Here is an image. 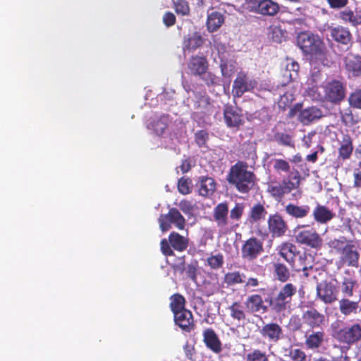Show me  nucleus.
Returning <instances> with one entry per match:
<instances>
[{
  "label": "nucleus",
  "instance_id": "nucleus-27",
  "mask_svg": "<svg viewBox=\"0 0 361 361\" xmlns=\"http://www.w3.org/2000/svg\"><path fill=\"white\" fill-rule=\"evenodd\" d=\"M216 183L214 179L209 176H201L197 183L200 195L207 197L212 196L216 190Z\"/></svg>",
  "mask_w": 361,
  "mask_h": 361
},
{
  "label": "nucleus",
  "instance_id": "nucleus-26",
  "mask_svg": "<svg viewBox=\"0 0 361 361\" xmlns=\"http://www.w3.org/2000/svg\"><path fill=\"white\" fill-rule=\"evenodd\" d=\"M278 251L279 255L293 267L296 255L300 253L296 245L290 242H285L278 247Z\"/></svg>",
  "mask_w": 361,
  "mask_h": 361
},
{
  "label": "nucleus",
  "instance_id": "nucleus-46",
  "mask_svg": "<svg viewBox=\"0 0 361 361\" xmlns=\"http://www.w3.org/2000/svg\"><path fill=\"white\" fill-rule=\"evenodd\" d=\"M246 361H269V355L265 351L258 348L254 349L246 355Z\"/></svg>",
  "mask_w": 361,
  "mask_h": 361
},
{
  "label": "nucleus",
  "instance_id": "nucleus-63",
  "mask_svg": "<svg viewBox=\"0 0 361 361\" xmlns=\"http://www.w3.org/2000/svg\"><path fill=\"white\" fill-rule=\"evenodd\" d=\"M271 37L274 42L281 43L284 38V32L280 27H275L272 29Z\"/></svg>",
  "mask_w": 361,
  "mask_h": 361
},
{
  "label": "nucleus",
  "instance_id": "nucleus-2",
  "mask_svg": "<svg viewBox=\"0 0 361 361\" xmlns=\"http://www.w3.org/2000/svg\"><path fill=\"white\" fill-rule=\"evenodd\" d=\"M301 176L298 170L289 173L281 181L271 180L267 183V192L276 200H281L300 185Z\"/></svg>",
  "mask_w": 361,
  "mask_h": 361
},
{
  "label": "nucleus",
  "instance_id": "nucleus-25",
  "mask_svg": "<svg viewBox=\"0 0 361 361\" xmlns=\"http://www.w3.org/2000/svg\"><path fill=\"white\" fill-rule=\"evenodd\" d=\"M209 67L206 57L202 56H192L188 63V68L194 75L202 76L206 73Z\"/></svg>",
  "mask_w": 361,
  "mask_h": 361
},
{
  "label": "nucleus",
  "instance_id": "nucleus-13",
  "mask_svg": "<svg viewBox=\"0 0 361 361\" xmlns=\"http://www.w3.org/2000/svg\"><path fill=\"white\" fill-rule=\"evenodd\" d=\"M264 251L263 242L256 237L246 240L241 247V257L247 261H252Z\"/></svg>",
  "mask_w": 361,
  "mask_h": 361
},
{
  "label": "nucleus",
  "instance_id": "nucleus-28",
  "mask_svg": "<svg viewBox=\"0 0 361 361\" xmlns=\"http://www.w3.org/2000/svg\"><path fill=\"white\" fill-rule=\"evenodd\" d=\"M247 310L250 313L258 312L262 310V313L267 312V307L264 304L262 297L259 294H252L248 296L245 302Z\"/></svg>",
  "mask_w": 361,
  "mask_h": 361
},
{
  "label": "nucleus",
  "instance_id": "nucleus-18",
  "mask_svg": "<svg viewBox=\"0 0 361 361\" xmlns=\"http://www.w3.org/2000/svg\"><path fill=\"white\" fill-rule=\"evenodd\" d=\"M263 16H274L280 11L279 4L273 0H255V5L251 10Z\"/></svg>",
  "mask_w": 361,
  "mask_h": 361
},
{
  "label": "nucleus",
  "instance_id": "nucleus-43",
  "mask_svg": "<svg viewBox=\"0 0 361 361\" xmlns=\"http://www.w3.org/2000/svg\"><path fill=\"white\" fill-rule=\"evenodd\" d=\"M274 274L275 277L281 282H286L290 276L288 268L283 263H274Z\"/></svg>",
  "mask_w": 361,
  "mask_h": 361
},
{
  "label": "nucleus",
  "instance_id": "nucleus-9",
  "mask_svg": "<svg viewBox=\"0 0 361 361\" xmlns=\"http://www.w3.org/2000/svg\"><path fill=\"white\" fill-rule=\"evenodd\" d=\"M159 223L162 232L169 231L171 224H174L179 230L184 229L185 226V218L176 208H171L168 214H161L159 218Z\"/></svg>",
  "mask_w": 361,
  "mask_h": 361
},
{
  "label": "nucleus",
  "instance_id": "nucleus-37",
  "mask_svg": "<svg viewBox=\"0 0 361 361\" xmlns=\"http://www.w3.org/2000/svg\"><path fill=\"white\" fill-rule=\"evenodd\" d=\"M353 151V140L349 135H344L338 148L339 157L342 159H348Z\"/></svg>",
  "mask_w": 361,
  "mask_h": 361
},
{
  "label": "nucleus",
  "instance_id": "nucleus-32",
  "mask_svg": "<svg viewBox=\"0 0 361 361\" xmlns=\"http://www.w3.org/2000/svg\"><path fill=\"white\" fill-rule=\"evenodd\" d=\"M284 211L287 215L292 218L303 219L309 214L310 207L308 205L298 206L289 203L285 207Z\"/></svg>",
  "mask_w": 361,
  "mask_h": 361
},
{
  "label": "nucleus",
  "instance_id": "nucleus-44",
  "mask_svg": "<svg viewBox=\"0 0 361 361\" xmlns=\"http://www.w3.org/2000/svg\"><path fill=\"white\" fill-rule=\"evenodd\" d=\"M349 240L345 236H340L338 238L330 240L327 243V246L331 252H335L340 255Z\"/></svg>",
  "mask_w": 361,
  "mask_h": 361
},
{
  "label": "nucleus",
  "instance_id": "nucleus-22",
  "mask_svg": "<svg viewBox=\"0 0 361 361\" xmlns=\"http://www.w3.org/2000/svg\"><path fill=\"white\" fill-rule=\"evenodd\" d=\"M194 107L197 110V113L202 114L203 117L210 116L214 112V105L207 94H196Z\"/></svg>",
  "mask_w": 361,
  "mask_h": 361
},
{
  "label": "nucleus",
  "instance_id": "nucleus-5",
  "mask_svg": "<svg viewBox=\"0 0 361 361\" xmlns=\"http://www.w3.org/2000/svg\"><path fill=\"white\" fill-rule=\"evenodd\" d=\"M297 293V287L291 283H286L274 298L270 299L269 304L276 312H281L290 306L292 298Z\"/></svg>",
  "mask_w": 361,
  "mask_h": 361
},
{
  "label": "nucleus",
  "instance_id": "nucleus-55",
  "mask_svg": "<svg viewBox=\"0 0 361 361\" xmlns=\"http://www.w3.org/2000/svg\"><path fill=\"white\" fill-rule=\"evenodd\" d=\"M289 357L293 361H307V355L305 353L300 349H292L289 352Z\"/></svg>",
  "mask_w": 361,
  "mask_h": 361
},
{
  "label": "nucleus",
  "instance_id": "nucleus-8",
  "mask_svg": "<svg viewBox=\"0 0 361 361\" xmlns=\"http://www.w3.org/2000/svg\"><path fill=\"white\" fill-rule=\"evenodd\" d=\"M257 86V81L249 77L244 72L238 73L233 81L232 94L234 97L240 98L244 93L251 92Z\"/></svg>",
  "mask_w": 361,
  "mask_h": 361
},
{
  "label": "nucleus",
  "instance_id": "nucleus-54",
  "mask_svg": "<svg viewBox=\"0 0 361 361\" xmlns=\"http://www.w3.org/2000/svg\"><path fill=\"white\" fill-rule=\"evenodd\" d=\"M209 133L205 130H200L195 133V141L200 147H207Z\"/></svg>",
  "mask_w": 361,
  "mask_h": 361
},
{
  "label": "nucleus",
  "instance_id": "nucleus-7",
  "mask_svg": "<svg viewBox=\"0 0 361 361\" xmlns=\"http://www.w3.org/2000/svg\"><path fill=\"white\" fill-rule=\"evenodd\" d=\"M259 334L262 339V343L276 344L284 337L283 330L276 322L264 324L259 329Z\"/></svg>",
  "mask_w": 361,
  "mask_h": 361
},
{
  "label": "nucleus",
  "instance_id": "nucleus-60",
  "mask_svg": "<svg viewBox=\"0 0 361 361\" xmlns=\"http://www.w3.org/2000/svg\"><path fill=\"white\" fill-rule=\"evenodd\" d=\"M341 116L342 122L345 125H352L354 123V117L351 110L348 108L343 111H341Z\"/></svg>",
  "mask_w": 361,
  "mask_h": 361
},
{
  "label": "nucleus",
  "instance_id": "nucleus-21",
  "mask_svg": "<svg viewBox=\"0 0 361 361\" xmlns=\"http://www.w3.org/2000/svg\"><path fill=\"white\" fill-rule=\"evenodd\" d=\"M203 342L206 347L216 354L222 351V343L215 332L212 328H207L202 333Z\"/></svg>",
  "mask_w": 361,
  "mask_h": 361
},
{
  "label": "nucleus",
  "instance_id": "nucleus-41",
  "mask_svg": "<svg viewBox=\"0 0 361 361\" xmlns=\"http://www.w3.org/2000/svg\"><path fill=\"white\" fill-rule=\"evenodd\" d=\"M231 317L238 322L245 320L246 313L239 301L233 302L228 307Z\"/></svg>",
  "mask_w": 361,
  "mask_h": 361
},
{
  "label": "nucleus",
  "instance_id": "nucleus-57",
  "mask_svg": "<svg viewBox=\"0 0 361 361\" xmlns=\"http://www.w3.org/2000/svg\"><path fill=\"white\" fill-rule=\"evenodd\" d=\"M160 248L162 254L166 256H174L175 253L169 240L163 238L160 242Z\"/></svg>",
  "mask_w": 361,
  "mask_h": 361
},
{
  "label": "nucleus",
  "instance_id": "nucleus-49",
  "mask_svg": "<svg viewBox=\"0 0 361 361\" xmlns=\"http://www.w3.org/2000/svg\"><path fill=\"white\" fill-rule=\"evenodd\" d=\"M178 190L182 195H188L192 190V180L189 178L181 177L178 180Z\"/></svg>",
  "mask_w": 361,
  "mask_h": 361
},
{
  "label": "nucleus",
  "instance_id": "nucleus-24",
  "mask_svg": "<svg viewBox=\"0 0 361 361\" xmlns=\"http://www.w3.org/2000/svg\"><path fill=\"white\" fill-rule=\"evenodd\" d=\"M330 36L337 43L348 46L352 44L353 36L348 27L342 25L329 27Z\"/></svg>",
  "mask_w": 361,
  "mask_h": 361
},
{
  "label": "nucleus",
  "instance_id": "nucleus-35",
  "mask_svg": "<svg viewBox=\"0 0 361 361\" xmlns=\"http://www.w3.org/2000/svg\"><path fill=\"white\" fill-rule=\"evenodd\" d=\"M224 23V15L219 11L209 13L207 19V27L209 32L217 31Z\"/></svg>",
  "mask_w": 361,
  "mask_h": 361
},
{
  "label": "nucleus",
  "instance_id": "nucleus-14",
  "mask_svg": "<svg viewBox=\"0 0 361 361\" xmlns=\"http://www.w3.org/2000/svg\"><path fill=\"white\" fill-rule=\"evenodd\" d=\"M338 290L331 281H324L317 286V295L325 304L338 300Z\"/></svg>",
  "mask_w": 361,
  "mask_h": 361
},
{
  "label": "nucleus",
  "instance_id": "nucleus-15",
  "mask_svg": "<svg viewBox=\"0 0 361 361\" xmlns=\"http://www.w3.org/2000/svg\"><path fill=\"white\" fill-rule=\"evenodd\" d=\"M185 256L179 257L176 262L171 264V268L174 272L180 274H185L187 279L193 282H197V262L194 261L190 264L185 265Z\"/></svg>",
  "mask_w": 361,
  "mask_h": 361
},
{
  "label": "nucleus",
  "instance_id": "nucleus-1",
  "mask_svg": "<svg viewBox=\"0 0 361 361\" xmlns=\"http://www.w3.org/2000/svg\"><path fill=\"white\" fill-rule=\"evenodd\" d=\"M227 180L238 192L247 194L255 185L256 175L246 162L238 161L231 167Z\"/></svg>",
  "mask_w": 361,
  "mask_h": 361
},
{
  "label": "nucleus",
  "instance_id": "nucleus-59",
  "mask_svg": "<svg viewBox=\"0 0 361 361\" xmlns=\"http://www.w3.org/2000/svg\"><path fill=\"white\" fill-rule=\"evenodd\" d=\"M349 102L351 106L361 109V90H356L350 95Z\"/></svg>",
  "mask_w": 361,
  "mask_h": 361
},
{
  "label": "nucleus",
  "instance_id": "nucleus-58",
  "mask_svg": "<svg viewBox=\"0 0 361 361\" xmlns=\"http://www.w3.org/2000/svg\"><path fill=\"white\" fill-rule=\"evenodd\" d=\"M178 207L186 215L192 214L195 208V205L190 201L187 200H181L178 204Z\"/></svg>",
  "mask_w": 361,
  "mask_h": 361
},
{
  "label": "nucleus",
  "instance_id": "nucleus-53",
  "mask_svg": "<svg viewBox=\"0 0 361 361\" xmlns=\"http://www.w3.org/2000/svg\"><path fill=\"white\" fill-rule=\"evenodd\" d=\"M273 168L278 173H288L290 172V166L285 159H276L274 160Z\"/></svg>",
  "mask_w": 361,
  "mask_h": 361
},
{
  "label": "nucleus",
  "instance_id": "nucleus-29",
  "mask_svg": "<svg viewBox=\"0 0 361 361\" xmlns=\"http://www.w3.org/2000/svg\"><path fill=\"white\" fill-rule=\"evenodd\" d=\"M346 71L353 76L361 75V56L353 54H348L344 58Z\"/></svg>",
  "mask_w": 361,
  "mask_h": 361
},
{
  "label": "nucleus",
  "instance_id": "nucleus-38",
  "mask_svg": "<svg viewBox=\"0 0 361 361\" xmlns=\"http://www.w3.org/2000/svg\"><path fill=\"white\" fill-rule=\"evenodd\" d=\"M358 308L359 301H353L348 298H341L339 300L340 312L345 316L356 314Z\"/></svg>",
  "mask_w": 361,
  "mask_h": 361
},
{
  "label": "nucleus",
  "instance_id": "nucleus-34",
  "mask_svg": "<svg viewBox=\"0 0 361 361\" xmlns=\"http://www.w3.org/2000/svg\"><path fill=\"white\" fill-rule=\"evenodd\" d=\"M312 215L314 219L319 224H326L331 221L335 214L324 205L318 204L314 209Z\"/></svg>",
  "mask_w": 361,
  "mask_h": 361
},
{
  "label": "nucleus",
  "instance_id": "nucleus-6",
  "mask_svg": "<svg viewBox=\"0 0 361 361\" xmlns=\"http://www.w3.org/2000/svg\"><path fill=\"white\" fill-rule=\"evenodd\" d=\"M333 337L339 343L351 345L361 341V325L353 324L333 331Z\"/></svg>",
  "mask_w": 361,
  "mask_h": 361
},
{
  "label": "nucleus",
  "instance_id": "nucleus-31",
  "mask_svg": "<svg viewBox=\"0 0 361 361\" xmlns=\"http://www.w3.org/2000/svg\"><path fill=\"white\" fill-rule=\"evenodd\" d=\"M325 333L323 331H312L305 335V345L307 349L316 350L324 343Z\"/></svg>",
  "mask_w": 361,
  "mask_h": 361
},
{
  "label": "nucleus",
  "instance_id": "nucleus-33",
  "mask_svg": "<svg viewBox=\"0 0 361 361\" xmlns=\"http://www.w3.org/2000/svg\"><path fill=\"white\" fill-rule=\"evenodd\" d=\"M169 240L172 248L178 252L186 250L189 245V239L175 231L169 234Z\"/></svg>",
  "mask_w": 361,
  "mask_h": 361
},
{
  "label": "nucleus",
  "instance_id": "nucleus-12",
  "mask_svg": "<svg viewBox=\"0 0 361 361\" xmlns=\"http://www.w3.org/2000/svg\"><path fill=\"white\" fill-rule=\"evenodd\" d=\"M267 228L272 238H281L288 231V225L281 214L275 212L267 219Z\"/></svg>",
  "mask_w": 361,
  "mask_h": 361
},
{
  "label": "nucleus",
  "instance_id": "nucleus-62",
  "mask_svg": "<svg viewBox=\"0 0 361 361\" xmlns=\"http://www.w3.org/2000/svg\"><path fill=\"white\" fill-rule=\"evenodd\" d=\"M200 77L209 87L216 84L217 78L212 72L206 71V73L202 74V75Z\"/></svg>",
  "mask_w": 361,
  "mask_h": 361
},
{
  "label": "nucleus",
  "instance_id": "nucleus-42",
  "mask_svg": "<svg viewBox=\"0 0 361 361\" xmlns=\"http://www.w3.org/2000/svg\"><path fill=\"white\" fill-rule=\"evenodd\" d=\"M170 309L173 314L185 310V298L180 293H175L170 297Z\"/></svg>",
  "mask_w": 361,
  "mask_h": 361
},
{
  "label": "nucleus",
  "instance_id": "nucleus-64",
  "mask_svg": "<svg viewBox=\"0 0 361 361\" xmlns=\"http://www.w3.org/2000/svg\"><path fill=\"white\" fill-rule=\"evenodd\" d=\"M176 21V16L172 12L168 11L163 16V23L166 27L173 26Z\"/></svg>",
  "mask_w": 361,
  "mask_h": 361
},
{
  "label": "nucleus",
  "instance_id": "nucleus-40",
  "mask_svg": "<svg viewBox=\"0 0 361 361\" xmlns=\"http://www.w3.org/2000/svg\"><path fill=\"white\" fill-rule=\"evenodd\" d=\"M274 140L281 146L295 148V142L293 136L286 130L274 133Z\"/></svg>",
  "mask_w": 361,
  "mask_h": 361
},
{
  "label": "nucleus",
  "instance_id": "nucleus-50",
  "mask_svg": "<svg viewBox=\"0 0 361 361\" xmlns=\"http://www.w3.org/2000/svg\"><path fill=\"white\" fill-rule=\"evenodd\" d=\"M243 276H245L239 271L228 272L225 274L224 282L228 286L242 283L244 282Z\"/></svg>",
  "mask_w": 361,
  "mask_h": 361
},
{
  "label": "nucleus",
  "instance_id": "nucleus-36",
  "mask_svg": "<svg viewBox=\"0 0 361 361\" xmlns=\"http://www.w3.org/2000/svg\"><path fill=\"white\" fill-rule=\"evenodd\" d=\"M267 210L263 204L257 203L250 209L247 216L249 223L253 224L260 222L265 219Z\"/></svg>",
  "mask_w": 361,
  "mask_h": 361
},
{
  "label": "nucleus",
  "instance_id": "nucleus-51",
  "mask_svg": "<svg viewBox=\"0 0 361 361\" xmlns=\"http://www.w3.org/2000/svg\"><path fill=\"white\" fill-rule=\"evenodd\" d=\"M245 206L243 203H235V206L229 211V220L239 221L243 216Z\"/></svg>",
  "mask_w": 361,
  "mask_h": 361
},
{
  "label": "nucleus",
  "instance_id": "nucleus-52",
  "mask_svg": "<svg viewBox=\"0 0 361 361\" xmlns=\"http://www.w3.org/2000/svg\"><path fill=\"white\" fill-rule=\"evenodd\" d=\"M207 262L208 266H209L212 269H219L224 264V256L221 253H219L215 255H212L207 258Z\"/></svg>",
  "mask_w": 361,
  "mask_h": 361
},
{
  "label": "nucleus",
  "instance_id": "nucleus-61",
  "mask_svg": "<svg viewBox=\"0 0 361 361\" xmlns=\"http://www.w3.org/2000/svg\"><path fill=\"white\" fill-rule=\"evenodd\" d=\"M220 68L223 76L230 77L233 73L234 66L231 64L228 65L227 61L221 59Z\"/></svg>",
  "mask_w": 361,
  "mask_h": 361
},
{
  "label": "nucleus",
  "instance_id": "nucleus-48",
  "mask_svg": "<svg viewBox=\"0 0 361 361\" xmlns=\"http://www.w3.org/2000/svg\"><path fill=\"white\" fill-rule=\"evenodd\" d=\"M356 284V281L351 278H344L341 284V292L347 297L353 295V289Z\"/></svg>",
  "mask_w": 361,
  "mask_h": 361
},
{
  "label": "nucleus",
  "instance_id": "nucleus-23",
  "mask_svg": "<svg viewBox=\"0 0 361 361\" xmlns=\"http://www.w3.org/2000/svg\"><path fill=\"white\" fill-rule=\"evenodd\" d=\"M302 319L307 326L315 329L322 326L325 322V316L314 308H311L303 312Z\"/></svg>",
  "mask_w": 361,
  "mask_h": 361
},
{
  "label": "nucleus",
  "instance_id": "nucleus-3",
  "mask_svg": "<svg viewBox=\"0 0 361 361\" xmlns=\"http://www.w3.org/2000/svg\"><path fill=\"white\" fill-rule=\"evenodd\" d=\"M297 45L305 55L321 58L325 54L323 41L317 35L309 32H301L297 36Z\"/></svg>",
  "mask_w": 361,
  "mask_h": 361
},
{
  "label": "nucleus",
  "instance_id": "nucleus-45",
  "mask_svg": "<svg viewBox=\"0 0 361 361\" xmlns=\"http://www.w3.org/2000/svg\"><path fill=\"white\" fill-rule=\"evenodd\" d=\"M169 116L162 115L151 123L152 127L157 135H161L164 133L168 126Z\"/></svg>",
  "mask_w": 361,
  "mask_h": 361
},
{
  "label": "nucleus",
  "instance_id": "nucleus-4",
  "mask_svg": "<svg viewBox=\"0 0 361 361\" xmlns=\"http://www.w3.org/2000/svg\"><path fill=\"white\" fill-rule=\"evenodd\" d=\"M228 203L226 201L216 205L212 212V219L215 222L219 232L221 235H227L235 231L238 224H233L230 222Z\"/></svg>",
  "mask_w": 361,
  "mask_h": 361
},
{
  "label": "nucleus",
  "instance_id": "nucleus-16",
  "mask_svg": "<svg viewBox=\"0 0 361 361\" xmlns=\"http://www.w3.org/2000/svg\"><path fill=\"white\" fill-rule=\"evenodd\" d=\"M360 253L353 243V240H349L345 246L339 257L341 264H346L348 267L357 268L359 267Z\"/></svg>",
  "mask_w": 361,
  "mask_h": 361
},
{
  "label": "nucleus",
  "instance_id": "nucleus-10",
  "mask_svg": "<svg viewBox=\"0 0 361 361\" xmlns=\"http://www.w3.org/2000/svg\"><path fill=\"white\" fill-rule=\"evenodd\" d=\"M296 242L312 249L319 250L323 244L321 235L314 228L302 229L295 235Z\"/></svg>",
  "mask_w": 361,
  "mask_h": 361
},
{
  "label": "nucleus",
  "instance_id": "nucleus-19",
  "mask_svg": "<svg viewBox=\"0 0 361 361\" xmlns=\"http://www.w3.org/2000/svg\"><path fill=\"white\" fill-rule=\"evenodd\" d=\"M224 118L228 128H239L244 122L240 110L229 104L224 106Z\"/></svg>",
  "mask_w": 361,
  "mask_h": 361
},
{
  "label": "nucleus",
  "instance_id": "nucleus-20",
  "mask_svg": "<svg viewBox=\"0 0 361 361\" xmlns=\"http://www.w3.org/2000/svg\"><path fill=\"white\" fill-rule=\"evenodd\" d=\"M204 43V39L200 32H190L183 37L182 42L183 51L184 53L186 51L193 52L201 47Z\"/></svg>",
  "mask_w": 361,
  "mask_h": 361
},
{
  "label": "nucleus",
  "instance_id": "nucleus-11",
  "mask_svg": "<svg viewBox=\"0 0 361 361\" xmlns=\"http://www.w3.org/2000/svg\"><path fill=\"white\" fill-rule=\"evenodd\" d=\"M324 88L325 101L337 104L345 97V88L343 83L337 80H332L326 83Z\"/></svg>",
  "mask_w": 361,
  "mask_h": 361
},
{
  "label": "nucleus",
  "instance_id": "nucleus-47",
  "mask_svg": "<svg viewBox=\"0 0 361 361\" xmlns=\"http://www.w3.org/2000/svg\"><path fill=\"white\" fill-rule=\"evenodd\" d=\"M173 8L178 15L189 16L190 8L189 4L185 0H176L173 1Z\"/></svg>",
  "mask_w": 361,
  "mask_h": 361
},
{
  "label": "nucleus",
  "instance_id": "nucleus-30",
  "mask_svg": "<svg viewBox=\"0 0 361 361\" xmlns=\"http://www.w3.org/2000/svg\"><path fill=\"white\" fill-rule=\"evenodd\" d=\"M323 116L320 109L311 106L302 110L298 116V120L304 125H309L315 120L319 119Z\"/></svg>",
  "mask_w": 361,
  "mask_h": 361
},
{
  "label": "nucleus",
  "instance_id": "nucleus-56",
  "mask_svg": "<svg viewBox=\"0 0 361 361\" xmlns=\"http://www.w3.org/2000/svg\"><path fill=\"white\" fill-rule=\"evenodd\" d=\"M298 70L299 64L297 62L291 61L286 65L285 74L288 73V76L290 81L293 80L294 78L298 75Z\"/></svg>",
  "mask_w": 361,
  "mask_h": 361
},
{
  "label": "nucleus",
  "instance_id": "nucleus-39",
  "mask_svg": "<svg viewBox=\"0 0 361 361\" xmlns=\"http://www.w3.org/2000/svg\"><path fill=\"white\" fill-rule=\"evenodd\" d=\"M341 19L353 26L361 25V11L354 13L352 10L345 9L340 13Z\"/></svg>",
  "mask_w": 361,
  "mask_h": 361
},
{
  "label": "nucleus",
  "instance_id": "nucleus-17",
  "mask_svg": "<svg viewBox=\"0 0 361 361\" xmlns=\"http://www.w3.org/2000/svg\"><path fill=\"white\" fill-rule=\"evenodd\" d=\"M173 320L175 324L183 331L190 333L195 328L192 313L188 309L173 314Z\"/></svg>",
  "mask_w": 361,
  "mask_h": 361
}]
</instances>
